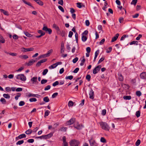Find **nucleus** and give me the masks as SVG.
<instances>
[{"mask_svg":"<svg viewBox=\"0 0 146 146\" xmlns=\"http://www.w3.org/2000/svg\"><path fill=\"white\" fill-rule=\"evenodd\" d=\"M106 109L103 110L102 111V114L103 115H105L106 113Z\"/></svg>","mask_w":146,"mask_h":146,"instance_id":"62","label":"nucleus"},{"mask_svg":"<svg viewBox=\"0 0 146 146\" xmlns=\"http://www.w3.org/2000/svg\"><path fill=\"white\" fill-rule=\"evenodd\" d=\"M136 94L137 96L140 97L141 95V93L140 91H137L136 92Z\"/></svg>","mask_w":146,"mask_h":146,"instance_id":"39","label":"nucleus"},{"mask_svg":"<svg viewBox=\"0 0 146 146\" xmlns=\"http://www.w3.org/2000/svg\"><path fill=\"white\" fill-rule=\"evenodd\" d=\"M141 141L139 139H138L135 143V145L137 146H139L140 144Z\"/></svg>","mask_w":146,"mask_h":146,"instance_id":"56","label":"nucleus"},{"mask_svg":"<svg viewBox=\"0 0 146 146\" xmlns=\"http://www.w3.org/2000/svg\"><path fill=\"white\" fill-rule=\"evenodd\" d=\"M16 79L18 80H20L22 81H25L26 80V77L24 74H19L16 76Z\"/></svg>","mask_w":146,"mask_h":146,"instance_id":"3","label":"nucleus"},{"mask_svg":"<svg viewBox=\"0 0 146 146\" xmlns=\"http://www.w3.org/2000/svg\"><path fill=\"white\" fill-rule=\"evenodd\" d=\"M135 115L137 117H139L140 115V111H137L135 113Z\"/></svg>","mask_w":146,"mask_h":146,"instance_id":"34","label":"nucleus"},{"mask_svg":"<svg viewBox=\"0 0 146 146\" xmlns=\"http://www.w3.org/2000/svg\"><path fill=\"white\" fill-rule=\"evenodd\" d=\"M3 97L5 98L9 99L10 97L9 95L7 94H3Z\"/></svg>","mask_w":146,"mask_h":146,"instance_id":"33","label":"nucleus"},{"mask_svg":"<svg viewBox=\"0 0 146 146\" xmlns=\"http://www.w3.org/2000/svg\"><path fill=\"white\" fill-rule=\"evenodd\" d=\"M100 124L102 129L108 131L110 129V127L107 123L104 122H100Z\"/></svg>","mask_w":146,"mask_h":146,"instance_id":"1","label":"nucleus"},{"mask_svg":"<svg viewBox=\"0 0 146 146\" xmlns=\"http://www.w3.org/2000/svg\"><path fill=\"white\" fill-rule=\"evenodd\" d=\"M89 98L93 100L94 99V92L92 89H91V90L89 93Z\"/></svg>","mask_w":146,"mask_h":146,"instance_id":"10","label":"nucleus"},{"mask_svg":"<svg viewBox=\"0 0 146 146\" xmlns=\"http://www.w3.org/2000/svg\"><path fill=\"white\" fill-rule=\"evenodd\" d=\"M60 50L61 53L64 52V43L63 42H62L61 43Z\"/></svg>","mask_w":146,"mask_h":146,"instance_id":"15","label":"nucleus"},{"mask_svg":"<svg viewBox=\"0 0 146 146\" xmlns=\"http://www.w3.org/2000/svg\"><path fill=\"white\" fill-rule=\"evenodd\" d=\"M78 57H76L74 58L72 62L74 63H75L78 60Z\"/></svg>","mask_w":146,"mask_h":146,"instance_id":"60","label":"nucleus"},{"mask_svg":"<svg viewBox=\"0 0 146 146\" xmlns=\"http://www.w3.org/2000/svg\"><path fill=\"white\" fill-rule=\"evenodd\" d=\"M19 57L25 59H26L29 58L28 56L26 55H20L19 56Z\"/></svg>","mask_w":146,"mask_h":146,"instance_id":"23","label":"nucleus"},{"mask_svg":"<svg viewBox=\"0 0 146 146\" xmlns=\"http://www.w3.org/2000/svg\"><path fill=\"white\" fill-rule=\"evenodd\" d=\"M46 57H47V56L46 55V54H42V55H41L40 56L38 57V58L40 59V58H45Z\"/></svg>","mask_w":146,"mask_h":146,"instance_id":"41","label":"nucleus"},{"mask_svg":"<svg viewBox=\"0 0 146 146\" xmlns=\"http://www.w3.org/2000/svg\"><path fill=\"white\" fill-rule=\"evenodd\" d=\"M74 103L73 102L71 101H70L68 102V106H72L73 105Z\"/></svg>","mask_w":146,"mask_h":146,"instance_id":"37","label":"nucleus"},{"mask_svg":"<svg viewBox=\"0 0 146 146\" xmlns=\"http://www.w3.org/2000/svg\"><path fill=\"white\" fill-rule=\"evenodd\" d=\"M101 67V65H98L93 70V74H97L98 72L100 70Z\"/></svg>","mask_w":146,"mask_h":146,"instance_id":"5","label":"nucleus"},{"mask_svg":"<svg viewBox=\"0 0 146 146\" xmlns=\"http://www.w3.org/2000/svg\"><path fill=\"white\" fill-rule=\"evenodd\" d=\"M128 37V35H123L121 37L120 39L121 40H123L126 37Z\"/></svg>","mask_w":146,"mask_h":146,"instance_id":"51","label":"nucleus"},{"mask_svg":"<svg viewBox=\"0 0 146 146\" xmlns=\"http://www.w3.org/2000/svg\"><path fill=\"white\" fill-rule=\"evenodd\" d=\"M52 52V49H51L48 51L47 53L46 54V55L47 57L49 56L50 55V54Z\"/></svg>","mask_w":146,"mask_h":146,"instance_id":"32","label":"nucleus"},{"mask_svg":"<svg viewBox=\"0 0 146 146\" xmlns=\"http://www.w3.org/2000/svg\"><path fill=\"white\" fill-rule=\"evenodd\" d=\"M138 42L137 41L134 40L131 42L129 43V44L130 45H131L133 44H135L137 45H138Z\"/></svg>","mask_w":146,"mask_h":146,"instance_id":"28","label":"nucleus"},{"mask_svg":"<svg viewBox=\"0 0 146 146\" xmlns=\"http://www.w3.org/2000/svg\"><path fill=\"white\" fill-rule=\"evenodd\" d=\"M28 96L29 97H35L36 98H39L40 96L38 94H35L31 93H29Z\"/></svg>","mask_w":146,"mask_h":146,"instance_id":"18","label":"nucleus"},{"mask_svg":"<svg viewBox=\"0 0 146 146\" xmlns=\"http://www.w3.org/2000/svg\"><path fill=\"white\" fill-rule=\"evenodd\" d=\"M100 141L103 143H106V140L103 137H102L100 139Z\"/></svg>","mask_w":146,"mask_h":146,"instance_id":"40","label":"nucleus"},{"mask_svg":"<svg viewBox=\"0 0 146 146\" xmlns=\"http://www.w3.org/2000/svg\"><path fill=\"white\" fill-rule=\"evenodd\" d=\"M47 80L43 79L41 80V83L42 84H45L47 82Z\"/></svg>","mask_w":146,"mask_h":146,"instance_id":"54","label":"nucleus"},{"mask_svg":"<svg viewBox=\"0 0 146 146\" xmlns=\"http://www.w3.org/2000/svg\"><path fill=\"white\" fill-rule=\"evenodd\" d=\"M75 118H71L70 120L67 121L66 124L68 125H70L75 122Z\"/></svg>","mask_w":146,"mask_h":146,"instance_id":"7","label":"nucleus"},{"mask_svg":"<svg viewBox=\"0 0 146 146\" xmlns=\"http://www.w3.org/2000/svg\"><path fill=\"white\" fill-rule=\"evenodd\" d=\"M69 143L70 146H78L80 142L74 139L70 141Z\"/></svg>","mask_w":146,"mask_h":146,"instance_id":"2","label":"nucleus"},{"mask_svg":"<svg viewBox=\"0 0 146 146\" xmlns=\"http://www.w3.org/2000/svg\"><path fill=\"white\" fill-rule=\"evenodd\" d=\"M0 101L2 102L3 104H5L6 103V101L5 99L3 98H2L0 100Z\"/></svg>","mask_w":146,"mask_h":146,"instance_id":"43","label":"nucleus"},{"mask_svg":"<svg viewBox=\"0 0 146 146\" xmlns=\"http://www.w3.org/2000/svg\"><path fill=\"white\" fill-rule=\"evenodd\" d=\"M50 113V111L49 110H47L46 111L45 113L44 117H46V116H48Z\"/></svg>","mask_w":146,"mask_h":146,"instance_id":"52","label":"nucleus"},{"mask_svg":"<svg viewBox=\"0 0 146 146\" xmlns=\"http://www.w3.org/2000/svg\"><path fill=\"white\" fill-rule=\"evenodd\" d=\"M140 77L141 79H146V72H143L140 74Z\"/></svg>","mask_w":146,"mask_h":146,"instance_id":"12","label":"nucleus"},{"mask_svg":"<svg viewBox=\"0 0 146 146\" xmlns=\"http://www.w3.org/2000/svg\"><path fill=\"white\" fill-rule=\"evenodd\" d=\"M36 99L35 98H31L29 99V101L30 102H36Z\"/></svg>","mask_w":146,"mask_h":146,"instance_id":"58","label":"nucleus"},{"mask_svg":"<svg viewBox=\"0 0 146 146\" xmlns=\"http://www.w3.org/2000/svg\"><path fill=\"white\" fill-rule=\"evenodd\" d=\"M99 50H98L97 51H96L95 52V55L94 60V61H95L96 60V59L99 53Z\"/></svg>","mask_w":146,"mask_h":146,"instance_id":"25","label":"nucleus"},{"mask_svg":"<svg viewBox=\"0 0 146 146\" xmlns=\"http://www.w3.org/2000/svg\"><path fill=\"white\" fill-rule=\"evenodd\" d=\"M87 39V37L85 35H82V40L83 42L86 41Z\"/></svg>","mask_w":146,"mask_h":146,"instance_id":"30","label":"nucleus"},{"mask_svg":"<svg viewBox=\"0 0 146 146\" xmlns=\"http://www.w3.org/2000/svg\"><path fill=\"white\" fill-rule=\"evenodd\" d=\"M43 100L45 102H49L50 100L49 98L47 96H46L44 97L43 99Z\"/></svg>","mask_w":146,"mask_h":146,"instance_id":"29","label":"nucleus"},{"mask_svg":"<svg viewBox=\"0 0 146 146\" xmlns=\"http://www.w3.org/2000/svg\"><path fill=\"white\" fill-rule=\"evenodd\" d=\"M25 104V103L24 101H21L19 103V105L20 106H22Z\"/></svg>","mask_w":146,"mask_h":146,"instance_id":"63","label":"nucleus"},{"mask_svg":"<svg viewBox=\"0 0 146 146\" xmlns=\"http://www.w3.org/2000/svg\"><path fill=\"white\" fill-rule=\"evenodd\" d=\"M119 36V34L118 33H117L116 34L115 36L112 38L111 40V42H113L114 41H116L118 38Z\"/></svg>","mask_w":146,"mask_h":146,"instance_id":"13","label":"nucleus"},{"mask_svg":"<svg viewBox=\"0 0 146 146\" xmlns=\"http://www.w3.org/2000/svg\"><path fill=\"white\" fill-rule=\"evenodd\" d=\"M75 37L76 40V43L78 42V35L77 32L75 33Z\"/></svg>","mask_w":146,"mask_h":146,"instance_id":"53","label":"nucleus"},{"mask_svg":"<svg viewBox=\"0 0 146 146\" xmlns=\"http://www.w3.org/2000/svg\"><path fill=\"white\" fill-rule=\"evenodd\" d=\"M38 33L40 34V35H42V34H43V36H44L45 34V33L44 32H43L41 30H39L38 31Z\"/></svg>","mask_w":146,"mask_h":146,"instance_id":"57","label":"nucleus"},{"mask_svg":"<svg viewBox=\"0 0 146 146\" xmlns=\"http://www.w3.org/2000/svg\"><path fill=\"white\" fill-rule=\"evenodd\" d=\"M24 141L23 140L19 141L16 143V145H21L22 144L24 143Z\"/></svg>","mask_w":146,"mask_h":146,"instance_id":"35","label":"nucleus"},{"mask_svg":"<svg viewBox=\"0 0 146 146\" xmlns=\"http://www.w3.org/2000/svg\"><path fill=\"white\" fill-rule=\"evenodd\" d=\"M123 98L125 100H130L131 99V97L130 96H124L123 97Z\"/></svg>","mask_w":146,"mask_h":146,"instance_id":"24","label":"nucleus"},{"mask_svg":"<svg viewBox=\"0 0 146 146\" xmlns=\"http://www.w3.org/2000/svg\"><path fill=\"white\" fill-rule=\"evenodd\" d=\"M90 146H97V144L95 140L91 139L89 140Z\"/></svg>","mask_w":146,"mask_h":146,"instance_id":"8","label":"nucleus"},{"mask_svg":"<svg viewBox=\"0 0 146 146\" xmlns=\"http://www.w3.org/2000/svg\"><path fill=\"white\" fill-rule=\"evenodd\" d=\"M118 79L120 81H123V77L122 75L120 73L118 74Z\"/></svg>","mask_w":146,"mask_h":146,"instance_id":"19","label":"nucleus"},{"mask_svg":"<svg viewBox=\"0 0 146 146\" xmlns=\"http://www.w3.org/2000/svg\"><path fill=\"white\" fill-rule=\"evenodd\" d=\"M48 70L47 69L44 70L42 73V75L43 76L45 75L48 72Z\"/></svg>","mask_w":146,"mask_h":146,"instance_id":"36","label":"nucleus"},{"mask_svg":"<svg viewBox=\"0 0 146 146\" xmlns=\"http://www.w3.org/2000/svg\"><path fill=\"white\" fill-rule=\"evenodd\" d=\"M82 4V3L78 2L76 3V4L77 5V7L78 8H80L82 7V6L81 5V4Z\"/></svg>","mask_w":146,"mask_h":146,"instance_id":"55","label":"nucleus"},{"mask_svg":"<svg viewBox=\"0 0 146 146\" xmlns=\"http://www.w3.org/2000/svg\"><path fill=\"white\" fill-rule=\"evenodd\" d=\"M24 33L26 36L28 37H31L32 36L31 34H29L27 32H25Z\"/></svg>","mask_w":146,"mask_h":146,"instance_id":"42","label":"nucleus"},{"mask_svg":"<svg viewBox=\"0 0 146 146\" xmlns=\"http://www.w3.org/2000/svg\"><path fill=\"white\" fill-rule=\"evenodd\" d=\"M42 30L43 31H46V32H48L49 34H51L52 32V30L50 28H48L46 26H45L44 24V27L42 29Z\"/></svg>","mask_w":146,"mask_h":146,"instance_id":"4","label":"nucleus"},{"mask_svg":"<svg viewBox=\"0 0 146 146\" xmlns=\"http://www.w3.org/2000/svg\"><path fill=\"white\" fill-rule=\"evenodd\" d=\"M37 77H34L31 78V80L33 82V83L34 84L35 82H36L37 81Z\"/></svg>","mask_w":146,"mask_h":146,"instance_id":"27","label":"nucleus"},{"mask_svg":"<svg viewBox=\"0 0 146 146\" xmlns=\"http://www.w3.org/2000/svg\"><path fill=\"white\" fill-rule=\"evenodd\" d=\"M73 77L72 76L70 75L69 76H66L65 78V79L66 80L69 79L71 80L73 79Z\"/></svg>","mask_w":146,"mask_h":146,"instance_id":"48","label":"nucleus"},{"mask_svg":"<svg viewBox=\"0 0 146 146\" xmlns=\"http://www.w3.org/2000/svg\"><path fill=\"white\" fill-rule=\"evenodd\" d=\"M36 62V61L35 60H33L32 59L31 60H30L29 62L27 63V62L26 63V64H27L28 66H31L32 65L33 63Z\"/></svg>","mask_w":146,"mask_h":146,"instance_id":"17","label":"nucleus"},{"mask_svg":"<svg viewBox=\"0 0 146 146\" xmlns=\"http://www.w3.org/2000/svg\"><path fill=\"white\" fill-rule=\"evenodd\" d=\"M62 64V62H59L56 63L50 66H49L48 68L50 69H53L56 68L58 65H60Z\"/></svg>","mask_w":146,"mask_h":146,"instance_id":"6","label":"nucleus"},{"mask_svg":"<svg viewBox=\"0 0 146 146\" xmlns=\"http://www.w3.org/2000/svg\"><path fill=\"white\" fill-rule=\"evenodd\" d=\"M0 11L2 13H3V14L6 15L8 16L9 14L7 11L5 10L2 9H0Z\"/></svg>","mask_w":146,"mask_h":146,"instance_id":"20","label":"nucleus"},{"mask_svg":"<svg viewBox=\"0 0 146 146\" xmlns=\"http://www.w3.org/2000/svg\"><path fill=\"white\" fill-rule=\"evenodd\" d=\"M5 42V40L3 36L0 34V42L4 43Z\"/></svg>","mask_w":146,"mask_h":146,"instance_id":"22","label":"nucleus"},{"mask_svg":"<svg viewBox=\"0 0 146 146\" xmlns=\"http://www.w3.org/2000/svg\"><path fill=\"white\" fill-rule=\"evenodd\" d=\"M137 0H133L132 2L131 3V4H134V5H135L137 2Z\"/></svg>","mask_w":146,"mask_h":146,"instance_id":"50","label":"nucleus"},{"mask_svg":"<svg viewBox=\"0 0 146 146\" xmlns=\"http://www.w3.org/2000/svg\"><path fill=\"white\" fill-rule=\"evenodd\" d=\"M45 135L46 139H47L51 137L52 136V134L51 133H50L48 134Z\"/></svg>","mask_w":146,"mask_h":146,"instance_id":"38","label":"nucleus"},{"mask_svg":"<svg viewBox=\"0 0 146 146\" xmlns=\"http://www.w3.org/2000/svg\"><path fill=\"white\" fill-rule=\"evenodd\" d=\"M74 127L77 129H81V126L78 123H75L74 124Z\"/></svg>","mask_w":146,"mask_h":146,"instance_id":"14","label":"nucleus"},{"mask_svg":"<svg viewBox=\"0 0 146 146\" xmlns=\"http://www.w3.org/2000/svg\"><path fill=\"white\" fill-rule=\"evenodd\" d=\"M58 94L57 92L54 93L52 95V98H55L58 95Z\"/></svg>","mask_w":146,"mask_h":146,"instance_id":"59","label":"nucleus"},{"mask_svg":"<svg viewBox=\"0 0 146 146\" xmlns=\"http://www.w3.org/2000/svg\"><path fill=\"white\" fill-rule=\"evenodd\" d=\"M61 35L62 37H65L66 35V32L64 31H62Z\"/></svg>","mask_w":146,"mask_h":146,"instance_id":"61","label":"nucleus"},{"mask_svg":"<svg viewBox=\"0 0 146 146\" xmlns=\"http://www.w3.org/2000/svg\"><path fill=\"white\" fill-rule=\"evenodd\" d=\"M33 132L32 130L31 129H29L28 130L26 131L25 133L27 135H29L31 134Z\"/></svg>","mask_w":146,"mask_h":146,"instance_id":"26","label":"nucleus"},{"mask_svg":"<svg viewBox=\"0 0 146 146\" xmlns=\"http://www.w3.org/2000/svg\"><path fill=\"white\" fill-rule=\"evenodd\" d=\"M62 140L63 143V146H68V143L66 141V137L64 136L63 137Z\"/></svg>","mask_w":146,"mask_h":146,"instance_id":"16","label":"nucleus"},{"mask_svg":"<svg viewBox=\"0 0 146 146\" xmlns=\"http://www.w3.org/2000/svg\"><path fill=\"white\" fill-rule=\"evenodd\" d=\"M58 9L62 12L64 13V8L61 6L59 5L58 7Z\"/></svg>","mask_w":146,"mask_h":146,"instance_id":"44","label":"nucleus"},{"mask_svg":"<svg viewBox=\"0 0 146 146\" xmlns=\"http://www.w3.org/2000/svg\"><path fill=\"white\" fill-rule=\"evenodd\" d=\"M86 78L88 81H90V80L91 76L90 75L87 74L86 76Z\"/></svg>","mask_w":146,"mask_h":146,"instance_id":"45","label":"nucleus"},{"mask_svg":"<svg viewBox=\"0 0 146 146\" xmlns=\"http://www.w3.org/2000/svg\"><path fill=\"white\" fill-rule=\"evenodd\" d=\"M57 31H60V29L59 27L55 24H53L52 26Z\"/></svg>","mask_w":146,"mask_h":146,"instance_id":"21","label":"nucleus"},{"mask_svg":"<svg viewBox=\"0 0 146 146\" xmlns=\"http://www.w3.org/2000/svg\"><path fill=\"white\" fill-rule=\"evenodd\" d=\"M67 127H62L59 129V130L60 131H66L67 130Z\"/></svg>","mask_w":146,"mask_h":146,"instance_id":"46","label":"nucleus"},{"mask_svg":"<svg viewBox=\"0 0 146 146\" xmlns=\"http://www.w3.org/2000/svg\"><path fill=\"white\" fill-rule=\"evenodd\" d=\"M21 49L22 52H24L32 51L33 50L34 48H26L23 47L21 48Z\"/></svg>","mask_w":146,"mask_h":146,"instance_id":"9","label":"nucleus"},{"mask_svg":"<svg viewBox=\"0 0 146 146\" xmlns=\"http://www.w3.org/2000/svg\"><path fill=\"white\" fill-rule=\"evenodd\" d=\"M26 137V135L25 134H22L19 135L17 137H16V140H17L19 139H21L24 138H25Z\"/></svg>","mask_w":146,"mask_h":146,"instance_id":"11","label":"nucleus"},{"mask_svg":"<svg viewBox=\"0 0 146 146\" xmlns=\"http://www.w3.org/2000/svg\"><path fill=\"white\" fill-rule=\"evenodd\" d=\"M108 5V3L107 1L105 2V4L104 7L102 8V9L105 11H106V8H107L106 6Z\"/></svg>","mask_w":146,"mask_h":146,"instance_id":"49","label":"nucleus"},{"mask_svg":"<svg viewBox=\"0 0 146 146\" xmlns=\"http://www.w3.org/2000/svg\"><path fill=\"white\" fill-rule=\"evenodd\" d=\"M23 1L25 4H26L29 6H31L32 7H33L32 6L30 2H27L24 0H23Z\"/></svg>","mask_w":146,"mask_h":146,"instance_id":"31","label":"nucleus"},{"mask_svg":"<svg viewBox=\"0 0 146 146\" xmlns=\"http://www.w3.org/2000/svg\"><path fill=\"white\" fill-rule=\"evenodd\" d=\"M104 58H105L104 57H102L98 61V64H99V63L102 62V61H103L104 60Z\"/></svg>","mask_w":146,"mask_h":146,"instance_id":"64","label":"nucleus"},{"mask_svg":"<svg viewBox=\"0 0 146 146\" xmlns=\"http://www.w3.org/2000/svg\"><path fill=\"white\" fill-rule=\"evenodd\" d=\"M112 48L111 47H109L108 50H107L106 52L107 53H110L112 50Z\"/></svg>","mask_w":146,"mask_h":146,"instance_id":"47","label":"nucleus"}]
</instances>
